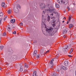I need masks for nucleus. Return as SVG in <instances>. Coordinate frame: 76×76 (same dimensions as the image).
Wrapping results in <instances>:
<instances>
[{"label":"nucleus","instance_id":"obj_1","mask_svg":"<svg viewBox=\"0 0 76 76\" xmlns=\"http://www.w3.org/2000/svg\"><path fill=\"white\" fill-rule=\"evenodd\" d=\"M45 11H47L48 12H49L50 13H50V18L51 19H53V12L54 14H58V13L57 12V11L56 10V9H54V8L53 7H49L48 8L46 9L45 10Z\"/></svg>","mask_w":76,"mask_h":76},{"label":"nucleus","instance_id":"obj_2","mask_svg":"<svg viewBox=\"0 0 76 76\" xmlns=\"http://www.w3.org/2000/svg\"><path fill=\"white\" fill-rule=\"evenodd\" d=\"M57 28L54 29L52 27H50L49 28L46 29V34L47 35L49 34L50 36L54 35L56 32H57Z\"/></svg>","mask_w":76,"mask_h":76},{"label":"nucleus","instance_id":"obj_3","mask_svg":"<svg viewBox=\"0 0 76 76\" xmlns=\"http://www.w3.org/2000/svg\"><path fill=\"white\" fill-rule=\"evenodd\" d=\"M45 11H43L42 15V28H44V27L45 28H47V26H46V25H45V22L46 21V19L44 18V16H45Z\"/></svg>","mask_w":76,"mask_h":76},{"label":"nucleus","instance_id":"obj_4","mask_svg":"<svg viewBox=\"0 0 76 76\" xmlns=\"http://www.w3.org/2000/svg\"><path fill=\"white\" fill-rule=\"evenodd\" d=\"M70 45L65 46L62 48L63 51L64 52H67L68 50H69L70 48Z\"/></svg>","mask_w":76,"mask_h":76},{"label":"nucleus","instance_id":"obj_5","mask_svg":"<svg viewBox=\"0 0 76 76\" xmlns=\"http://www.w3.org/2000/svg\"><path fill=\"white\" fill-rule=\"evenodd\" d=\"M45 6V4L43 3L40 5V7L42 10H43L46 7Z\"/></svg>","mask_w":76,"mask_h":76},{"label":"nucleus","instance_id":"obj_6","mask_svg":"<svg viewBox=\"0 0 76 76\" xmlns=\"http://www.w3.org/2000/svg\"><path fill=\"white\" fill-rule=\"evenodd\" d=\"M7 29L9 31V32H10L12 31V28H11V26H7Z\"/></svg>","mask_w":76,"mask_h":76},{"label":"nucleus","instance_id":"obj_7","mask_svg":"<svg viewBox=\"0 0 76 76\" xmlns=\"http://www.w3.org/2000/svg\"><path fill=\"white\" fill-rule=\"evenodd\" d=\"M14 11L15 13H18V7H15L14 8Z\"/></svg>","mask_w":76,"mask_h":76},{"label":"nucleus","instance_id":"obj_8","mask_svg":"<svg viewBox=\"0 0 76 76\" xmlns=\"http://www.w3.org/2000/svg\"><path fill=\"white\" fill-rule=\"evenodd\" d=\"M68 2V0H64L63 3L64 5H66V4H67Z\"/></svg>","mask_w":76,"mask_h":76},{"label":"nucleus","instance_id":"obj_9","mask_svg":"<svg viewBox=\"0 0 76 76\" xmlns=\"http://www.w3.org/2000/svg\"><path fill=\"white\" fill-rule=\"evenodd\" d=\"M57 1L60 4H63V0H57Z\"/></svg>","mask_w":76,"mask_h":76},{"label":"nucleus","instance_id":"obj_10","mask_svg":"<svg viewBox=\"0 0 76 76\" xmlns=\"http://www.w3.org/2000/svg\"><path fill=\"white\" fill-rule=\"evenodd\" d=\"M67 32V29H64L63 31V32L62 33L63 34H66Z\"/></svg>","mask_w":76,"mask_h":76},{"label":"nucleus","instance_id":"obj_11","mask_svg":"<svg viewBox=\"0 0 76 76\" xmlns=\"http://www.w3.org/2000/svg\"><path fill=\"white\" fill-rule=\"evenodd\" d=\"M53 61H54V59H53L50 62V64L52 66H53V65H54V64H53Z\"/></svg>","mask_w":76,"mask_h":76},{"label":"nucleus","instance_id":"obj_12","mask_svg":"<svg viewBox=\"0 0 76 76\" xmlns=\"http://www.w3.org/2000/svg\"><path fill=\"white\" fill-rule=\"evenodd\" d=\"M61 69L64 70H67V68L66 67L63 66H62Z\"/></svg>","mask_w":76,"mask_h":76},{"label":"nucleus","instance_id":"obj_13","mask_svg":"<svg viewBox=\"0 0 76 76\" xmlns=\"http://www.w3.org/2000/svg\"><path fill=\"white\" fill-rule=\"evenodd\" d=\"M37 50H35L34 51V53H33V55L34 56H37Z\"/></svg>","mask_w":76,"mask_h":76},{"label":"nucleus","instance_id":"obj_14","mask_svg":"<svg viewBox=\"0 0 76 76\" xmlns=\"http://www.w3.org/2000/svg\"><path fill=\"white\" fill-rule=\"evenodd\" d=\"M33 76H38V75H37V72L36 71H34L33 72Z\"/></svg>","mask_w":76,"mask_h":76},{"label":"nucleus","instance_id":"obj_15","mask_svg":"<svg viewBox=\"0 0 76 76\" xmlns=\"http://www.w3.org/2000/svg\"><path fill=\"white\" fill-rule=\"evenodd\" d=\"M64 64L65 66H67L69 64H68V62L65 61L64 62Z\"/></svg>","mask_w":76,"mask_h":76},{"label":"nucleus","instance_id":"obj_16","mask_svg":"<svg viewBox=\"0 0 76 76\" xmlns=\"http://www.w3.org/2000/svg\"><path fill=\"white\" fill-rule=\"evenodd\" d=\"M11 22L12 23H14L15 22V19H12L11 20Z\"/></svg>","mask_w":76,"mask_h":76},{"label":"nucleus","instance_id":"obj_17","mask_svg":"<svg viewBox=\"0 0 76 76\" xmlns=\"http://www.w3.org/2000/svg\"><path fill=\"white\" fill-rule=\"evenodd\" d=\"M56 8H60V6H59V5H58V4H56Z\"/></svg>","mask_w":76,"mask_h":76},{"label":"nucleus","instance_id":"obj_18","mask_svg":"<svg viewBox=\"0 0 76 76\" xmlns=\"http://www.w3.org/2000/svg\"><path fill=\"white\" fill-rule=\"evenodd\" d=\"M24 66L25 67H26V68H28V64H26V63H25L24 64Z\"/></svg>","mask_w":76,"mask_h":76},{"label":"nucleus","instance_id":"obj_19","mask_svg":"<svg viewBox=\"0 0 76 76\" xmlns=\"http://www.w3.org/2000/svg\"><path fill=\"white\" fill-rule=\"evenodd\" d=\"M1 6L2 7H4L5 6V3L4 2H2L1 3Z\"/></svg>","mask_w":76,"mask_h":76},{"label":"nucleus","instance_id":"obj_20","mask_svg":"<svg viewBox=\"0 0 76 76\" xmlns=\"http://www.w3.org/2000/svg\"><path fill=\"white\" fill-rule=\"evenodd\" d=\"M73 24H71L69 25V28H72V27H73Z\"/></svg>","mask_w":76,"mask_h":76},{"label":"nucleus","instance_id":"obj_21","mask_svg":"<svg viewBox=\"0 0 76 76\" xmlns=\"http://www.w3.org/2000/svg\"><path fill=\"white\" fill-rule=\"evenodd\" d=\"M20 72H22L23 71V67H22V66H21L20 67Z\"/></svg>","mask_w":76,"mask_h":76},{"label":"nucleus","instance_id":"obj_22","mask_svg":"<svg viewBox=\"0 0 76 76\" xmlns=\"http://www.w3.org/2000/svg\"><path fill=\"white\" fill-rule=\"evenodd\" d=\"M11 12L12 11L11 10H9L7 11V12L8 14H10Z\"/></svg>","mask_w":76,"mask_h":76},{"label":"nucleus","instance_id":"obj_23","mask_svg":"<svg viewBox=\"0 0 76 76\" xmlns=\"http://www.w3.org/2000/svg\"><path fill=\"white\" fill-rule=\"evenodd\" d=\"M12 50V48H10L8 49V50H9V52L10 53V54H11V50Z\"/></svg>","mask_w":76,"mask_h":76},{"label":"nucleus","instance_id":"obj_24","mask_svg":"<svg viewBox=\"0 0 76 76\" xmlns=\"http://www.w3.org/2000/svg\"><path fill=\"white\" fill-rule=\"evenodd\" d=\"M73 48H71L69 52V54H71V53H72V52H73Z\"/></svg>","mask_w":76,"mask_h":76},{"label":"nucleus","instance_id":"obj_25","mask_svg":"<svg viewBox=\"0 0 76 76\" xmlns=\"http://www.w3.org/2000/svg\"><path fill=\"white\" fill-rule=\"evenodd\" d=\"M72 16H69V22H70V20H71V19H72Z\"/></svg>","mask_w":76,"mask_h":76},{"label":"nucleus","instance_id":"obj_26","mask_svg":"<svg viewBox=\"0 0 76 76\" xmlns=\"http://www.w3.org/2000/svg\"><path fill=\"white\" fill-rule=\"evenodd\" d=\"M4 48V46H1L0 47V49H1V50H2Z\"/></svg>","mask_w":76,"mask_h":76},{"label":"nucleus","instance_id":"obj_27","mask_svg":"<svg viewBox=\"0 0 76 76\" xmlns=\"http://www.w3.org/2000/svg\"><path fill=\"white\" fill-rule=\"evenodd\" d=\"M3 16V13L2 12H0V16Z\"/></svg>","mask_w":76,"mask_h":76},{"label":"nucleus","instance_id":"obj_28","mask_svg":"<svg viewBox=\"0 0 76 76\" xmlns=\"http://www.w3.org/2000/svg\"><path fill=\"white\" fill-rule=\"evenodd\" d=\"M48 21L49 22V21H50V16H48Z\"/></svg>","mask_w":76,"mask_h":76},{"label":"nucleus","instance_id":"obj_29","mask_svg":"<svg viewBox=\"0 0 76 76\" xmlns=\"http://www.w3.org/2000/svg\"><path fill=\"white\" fill-rule=\"evenodd\" d=\"M15 56H13L11 57V59H13V60L14 59H15Z\"/></svg>","mask_w":76,"mask_h":76},{"label":"nucleus","instance_id":"obj_30","mask_svg":"<svg viewBox=\"0 0 76 76\" xmlns=\"http://www.w3.org/2000/svg\"><path fill=\"white\" fill-rule=\"evenodd\" d=\"M2 19H3L2 18H1L0 19V25H1V21H2Z\"/></svg>","mask_w":76,"mask_h":76},{"label":"nucleus","instance_id":"obj_31","mask_svg":"<svg viewBox=\"0 0 76 76\" xmlns=\"http://www.w3.org/2000/svg\"><path fill=\"white\" fill-rule=\"evenodd\" d=\"M67 9L68 10V11H70V9L69 7H67Z\"/></svg>","mask_w":76,"mask_h":76},{"label":"nucleus","instance_id":"obj_32","mask_svg":"<svg viewBox=\"0 0 76 76\" xmlns=\"http://www.w3.org/2000/svg\"><path fill=\"white\" fill-rule=\"evenodd\" d=\"M16 7H18V8H20V6H19V4H17V5Z\"/></svg>","mask_w":76,"mask_h":76},{"label":"nucleus","instance_id":"obj_33","mask_svg":"<svg viewBox=\"0 0 76 76\" xmlns=\"http://www.w3.org/2000/svg\"><path fill=\"white\" fill-rule=\"evenodd\" d=\"M12 34H16V31H14L12 33Z\"/></svg>","mask_w":76,"mask_h":76},{"label":"nucleus","instance_id":"obj_34","mask_svg":"<svg viewBox=\"0 0 76 76\" xmlns=\"http://www.w3.org/2000/svg\"><path fill=\"white\" fill-rule=\"evenodd\" d=\"M43 53V51H42V50H41V51H40L41 54H42Z\"/></svg>","mask_w":76,"mask_h":76},{"label":"nucleus","instance_id":"obj_35","mask_svg":"<svg viewBox=\"0 0 76 76\" xmlns=\"http://www.w3.org/2000/svg\"><path fill=\"white\" fill-rule=\"evenodd\" d=\"M3 36H5L6 35V33H4L3 34Z\"/></svg>","mask_w":76,"mask_h":76},{"label":"nucleus","instance_id":"obj_36","mask_svg":"<svg viewBox=\"0 0 76 76\" xmlns=\"http://www.w3.org/2000/svg\"><path fill=\"white\" fill-rule=\"evenodd\" d=\"M39 55H37V58H39Z\"/></svg>","mask_w":76,"mask_h":76},{"label":"nucleus","instance_id":"obj_37","mask_svg":"<svg viewBox=\"0 0 76 76\" xmlns=\"http://www.w3.org/2000/svg\"><path fill=\"white\" fill-rule=\"evenodd\" d=\"M49 50H47V51L45 52V54H47V53H49Z\"/></svg>","mask_w":76,"mask_h":76},{"label":"nucleus","instance_id":"obj_38","mask_svg":"<svg viewBox=\"0 0 76 76\" xmlns=\"http://www.w3.org/2000/svg\"><path fill=\"white\" fill-rule=\"evenodd\" d=\"M20 26H22L23 25V23H20Z\"/></svg>","mask_w":76,"mask_h":76},{"label":"nucleus","instance_id":"obj_39","mask_svg":"<svg viewBox=\"0 0 76 76\" xmlns=\"http://www.w3.org/2000/svg\"><path fill=\"white\" fill-rule=\"evenodd\" d=\"M68 56L70 58L72 57V56L71 55H68Z\"/></svg>","mask_w":76,"mask_h":76},{"label":"nucleus","instance_id":"obj_40","mask_svg":"<svg viewBox=\"0 0 76 76\" xmlns=\"http://www.w3.org/2000/svg\"><path fill=\"white\" fill-rule=\"evenodd\" d=\"M52 76H56V75H55V74H54V73H53L52 74Z\"/></svg>","mask_w":76,"mask_h":76},{"label":"nucleus","instance_id":"obj_41","mask_svg":"<svg viewBox=\"0 0 76 76\" xmlns=\"http://www.w3.org/2000/svg\"><path fill=\"white\" fill-rule=\"evenodd\" d=\"M63 37L64 38H66V36L65 35H64Z\"/></svg>","mask_w":76,"mask_h":76},{"label":"nucleus","instance_id":"obj_42","mask_svg":"<svg viewBox=\"0 0 76 76\" xmlns=\"http://www.w3.org/2000/svg\"><path fill=\"white\" fill-rule=\"evenodd\" d=\"M67 24H68V23H69V20H68V21L67 22Z\"/></svg>","mask_w":76,"mask_h":76},{"label":"nucleus","instance_id":"obj_43","mask_svg":"<svg viewBox=\"0 0 76 76\" xmlns=\"http://www.w3.org/2000/svg\"><path fill=\"white\" fill-rule=\"evenodd\" d=\"M73 5H74V6H75V3H73Z\"/></svg>","mask_w":76,"mask_h":76},{"label":"nucleus","instance_id":"obj_44","mask_svg":"<svg viewBox=\"0 0 76 76\" xmlns=\"http://www.w3.org/2000/svg\"><path fill=\"white\" fill-rule=\"evenodd\" d=\"M58 58V56H56L55 58Z\"/></svg>","mask_w":76,"mask_h":76},{"label":"nucleus","instance_id":"obj_45","mask_svg":"<svg viewBox=\"0 0 76 76\" xmlns=\"http://www.w3.org/2000/svg\"><path fill=\"white\" fill-rule=\"evenodd\" d=\"M74 21H75V20H72V22H73Z\"/></svg>","mask_w":76,"mask_h":76},{"label":"nucleus","instance_id":"obj_46","mask_svg":"<svg viewBox=\"0 0 76 76\" xmlns=\"http://www.w3.org/2000/svg\"><path fill=\"white\" fill-rule=\"evenodd\" d=\"M66 19V17H64V18H63V19Z\"/></svg>","mask_w":76,"mask_h":76},{"label":"nucleus","instance_id":"obj_47","mask_svg":"<svg viewBox=\"0 0 76 76\" xmlns=\"http://www.w3.org/2000/svg\"><path fill=\"white\" fill-rule=\"evenodd\" d=\"M7 16H6L5 18H6H6H7Z\"/></svg>","mask_w":76,"mask_h":76},{"label":"nucleus","instance_id":"obj_48","mask_svg":"<svg viewBox=\"0 0 76 76\" xmlns=\"http://www.w3.org/2000/svg\"><path fill=\"white\" fill-rule=\"evenodd\" d=\"M6 75H9V74L6 73Z\"/></svg>","mask_w":76,"mask_h":76},{"label":"nucleus","instance_id":"obj_49","mask_svg":"<svg viewBox=\"0 0 76 76\" xmlns=\"http://www.w3.org/2000/svg\"><path fill=\"white\" fill-rule=\"evenodd\" d=\"M4 20H6V18H4Z\"/></svg>","mask_w":76,"mask_h":76},{"label":"nucleus","instance_id":"obj_50","mask_svg":"<svg viewBox=\"0 0 76 76\" xmlns=\"http://www.w3.org/2000/svg\"><path fill=\"white\" fill-rule=\"evenodd\" d=\"M42 31L43 34H45V33H44V32H43V31L42 30Z\"/></svg>","mask_w":76,"mask_h":76},{"label":"nucleus","instance_id":"obj_51","mask_svg":"<svg viewBox=\"0 0 76 76\" xmlns=\"http://www.w3.org/2000/svg\"><path fill=\"white\" fill-rule=\"evenodd\" d=\"M62 22L63 23H64V21H63Z\"/></svg>","mask_w":76,"mask_h":76},{"label":"nucleus","instance_id":"obj_52","mask_svg":"<svg viewBox=\"0 0 76 76\" xmlns=\"http://www.w3.org/2000/svg\"><path fill=\"white\" fill-rule=\"evenodd\" d=\"M0 70H1V68H0Z\"/></svg>","mask_w":76,"mask_h":76},{"label":"nucleus","instance_id":"obj_53","mask_svg":"<svg viewBox=\"0 0 76 76\" xmlns=\"http://www.w3.org/2000/svg\"><path fill=\"white\" fill-rule=\"evenodd\" d=\"M64 12H66V10H65L64 11Z\"/></svg>","mask_w":76,"mask_h":76},{"label":"nucleus","instance_id":"obj_54","mask_svg":"<svg viewBox=\"0 0 76 76\" xmlns=\"http://www.w3.org/2000/svg\"><path fill=\"white\" fill-rule=\"evenodd\" d=\"M15 27V26H12V28H13V27Z\"/></svg>","mask_w":76,"mask_h":76},{"label":"nucleus","instance_id":"obj_55","mask_svg":"<svg viewBox=\"0 0 76 76\" xmlns=\"http://www.w3.org/2000/svg\"><path fill=\"white\" fill-rule=\"evenodd\" d=\"M57 71H58V72H59V70L58 69L57 70Z\"/></svg>","mask_w":76,"mask_h":76},{"label":"nucleus","instance_id":"obj_56","mask_svg":"<svg viewBox=\"0 0 76 76\" xmlns=\"http://www.w3.org/2000/svg\"><path fill=\"white\" fill-rule=\"evenodd\" d=\"M45 71H46V69H45Z\"/></svg>","mask_w":76,"mask_h":76},{"label":"nucleus","instance_id":"obj_57","mask_svg":"<svg viewBox=\"0 0 76 76\" xmlns=\"http://www.w3.org/2000/svg\"><path fill=\"white\" fill-rule=\"evenodd\" d=\"M51 68H53V66H51Z\"/></svg>","mask_w":76,"mask_h":76},{"label":"nucleus","instance_id":"obj_58","mask_svg":"<svg viewBox=\"0 0 76 76\" xmlns=\"http://www.w3.org/2000/svg\"><path fill=\"white\" fill-rule=\"evenodd\" d=\"M1 39V38L0 37V40Z\"/></svg>","mask_w":76,"mask_h":76},{"label":"nucleus","instance_id":"obj_59","mask_svg":"<svg viewBox=\"0 0 76 76\" xmlns=\"http://www.w3.org/2000/svg\"><path fill=\"white\" fill-rule=\"evenodd\" d=\"M48 6H49V5L48 4Z\"/></svg>","mask_w":76,"mask_h":76},{"label":"nucleus","instance_id":"obj_60","mask_svg":"<svg viewBox=\"0 0 76 76\" xmlns=\"http://www.w3.org/2000/svg\"><path fill=\"white\" fill-rule=\"evenodd\" d=\"M12 17H13V16H12Z\"/></svg>","mask_w":76,"mask_h":76}]
</instances>
